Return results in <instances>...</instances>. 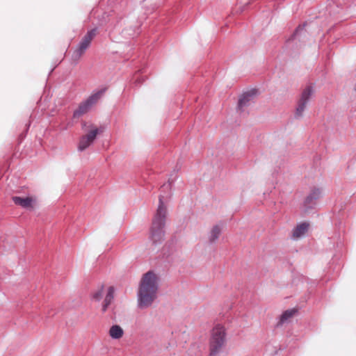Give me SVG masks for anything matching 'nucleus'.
<instances>
[{
    "mask_svg": "<svg viewBox=\"0 0 356 356\" xmlns=\"http://www.w3.org/2000/svg\"><path fill=\"white\" fill-rule=\"evenodd\" d=\"M163 197L159 196V204L156 213L153 218L152 225L150 229V238L154 243L161 241L164 236L163 228L165 224L166 208L163 205Z\"/></svg>",
    "mask_w": 356,
    "mask_h": 356,
    "instance_id": "f03ea898",
    "label": "nucleus"
},
{
    "mask_svg": "<svg viewBox=\"0 0 356 356\" xmlns=\"http://www.w3.org/2000/svg\"><path fill=\"white\" fill-rule=\"evenodd\" d=\"M297 312L298 310L295 308L287 309L285 312H284L280 318L278 325H283L284 323L288 322L291 318H292L294 316Z\"/></svg>",
    "mask_w": 356,
    "mask_h": 356,
    "instance_id": "9b49d317",
    "label": "nucleus"
},
{
    "mask_svg": "<svg viewBox=\"0 0 356 356\" xmlns=\"http://www.w3.org/2000/svg\"><path fill=\"white\" fill-rule=\"evenodd\" d=\"M124 334L122 328L117 325H113L109 330V334L111 338L115 339H120Z\"/></svg>",
    "mask_w": 356,
    "mask_h": 356,
    "instance_id": "ddd939ff",
    "label": "nucleus"
},
{
    "mask_svg": "<svg viewBox=\"0 0 356 356\" xmlns=\"http://www.w3.org/2000/svg\"><path fill=\"white\" fill-rule=\"evenodd\" d=\"M257 91L252 90L243 93L238 100V108L243 109L244 107L249 106L253 102Z\"/></svg>",
    "mask_w": 356,
    "mask_h": 356,
    "instance_id": "1a4fd4ad",
    "label": "nucleus"
},
{
    "mask_svg": "<svg viewBox=\"0 0 356 356\" xmlns=\"http://www.w3.org/2000/svg\"><path fill=\"white\" fill-rule=\"evenodd\" d=\"M104 292V286L102 285L99 286L92 294V298L95 301H99L102 297Z\"/></svg>",
    "mask_w": 356,
    "mask_h": 356,
    "instance_id": "2eb2a0df",
    "label": "nucleus"
},
{
    "mask_svg": "<svg viewBox=\"0 0 356 356\" xmlns=\"http://www.w3.org/2000/svg\"><path fill=\"white\" fill-rule=\"evenodd\" d=\"M88 129V132L82 136L79 140L78 145V149L79 151H83L88 148L94 142L97 135L103 131V129H99L93 124H90Z\"/></svg>",
    "mask_w": 356,
    "mask_h": 356,
    "instance_id": "423d86ee",
    "label": "nucleus"
},
{
    "mask_svg": "<svg viewBox=\"0 0 356 356\" xmlns=\"http://www.w3.org/2000/svg\"><path fill=\"white\" fill-rule=\"evenodd\" d=\"M226 330L221 324H216L211 331L209 355L216 356L226 343Z\"/></svg>",
    "mask_w": 356,
    "mask_h": 356,
    "instance_id": "7ed1b4c3",
    "label": "nucleus"
},
{
    "mask_svg": "<svg viewBox=\"0 0 356 356\" xmlns=\"http://www.w3.org/2000/svg\"><path fill=\"white\" fill-rule=\"evenodd\" d=\"M86 125V122H82V127L83 128Z\"/></svg>",
    "mask_w": 356,
    "mask_h": 356,
    "instance_id": "6ab92c4d",
    "label": "nucleus"
},
{
    "mask_svg": "<svg viewBox=\"0 0 356 356\" xmlns=\"http://www.w3.org/2000/svg\"><path fill=\"white\" fill-rule=\"evenodd\" d=\"M309 227V224L307 222H302L296 226V227L293 231V238H298L307 232Z\"/></svg>",
    "mask_w": 356,
    "mask_h": 356,
    "instance_id": "9d476101",
    "label": "nucleus"
},
{
    "mask_svg": "<svg viewBox=\"0 0 356 356\" xmlns=\"http://www.w3.org/2000/svg\"><path fill=\"white\" fill-rule=\"evenodd\" d=\"M158 277L152 271L143 275L138 292V306L140 308L149 307L157 297Z\"/></svg>",
    "mask_w": 356,
    "mask_h": 356,
    "instance_id": "f257e3e1",
    "label": "nucleus"
},
{
    "mask_svg": "<svg viewBox=\"0 0 356 356\" xmlns=\"http://www.w3.org/2000/svg\"><path fill=\"white\" fill-rule=\"evenodd\" d=\"M12 200L16 205L29 210L34 209L36 202V199L33 197H21L14 196L12 197Z\"/></svg>",
    "mask_w": 356,
    "mask_h": 356,
    "instance_id": "6e6552de",
    "label": "nucleus"
},
{
    "mask_svg": "<svg viewBox=\"0 0 356 356\" xmlns=\"http://www.w3.org/2000/svg\"><path fill=\"white\" fill-rule=\"evenodd\" d=\"M313 92V88L311 86H307L302 90L296 110L295 115L296 118H300L302 116Z\"/></svg>",
    "mask_w": 356,
    "mask_h": 356,
    "instance_id": "0eeeda50",
    "label": "nucleus"
},
{
    "mask_svg": "<svg viewBox=\"0 0 356 356\" xmlns=\"http://www.w3.org/2000/svg\"><path fill=\"white\" fill-rule=\"evenodd\" d=\"M96 35V29H91L82 38L80 42L78 44L76 49L72 54V59L74 61H78L85 54L86 50L90 47L91 42Z\"/></svg>",
    "mask_w": 356,
    "mask_h": 356,
    "instance_id": "20e7f679",
    "label": "nucleus"
},
{
    "mask_svg": "<svg viewBox=\"0 0 356 356\" xmlns=\"http://www.w3.org/2000/svg\"><path fill=\"white\" fill-rule=\"evenodd\" d=\"M220 232L221 227L219 225L213 226L209 234V241L211 243L214 242L220 236Z\"/></svg>",
    "mask_w": 356,
    "mask_h": 356,
    "instance_id": "4468645a",
    "label": "nucleus"
},
{
    "mask_svg": "<svg viewBox=\"0 0 356 356\" xmlns=\"http://www.w3.org/2000/svg\"><path fill=\"white\" fill-rule=\"evenodd\" d=\"M321 195V191L318 188H315L312 191L311 193L307 196V201L309 202L313 199H317Z\"/></svg>",
    "mask_w": 356,
    "mask_h": 356,
    "instance_id": "dca6fc26",
    "label": "nucleus"
},
{
    "mask_svg": "<svg viewBox=\"0 0 356 356\" xmlns=\"http://www.w3.org/2000/svg\"><path fill=\"white\" fill-rule=\"evenodd\" d=\"M170 184H168V185H163V186H162V188H170Z\"/></svg>",
    "mask_w": 356,
    "mask_h": 356,
    "instance_id": "a211bd4d",
    "label": "nucleus"
},
{
    "mask_svg": "<svg viewBox=\"0 0 356 356\" xmlns=\"http://www.w3.org/2000/svg\"><path fill=\"white\" fill-rule=\"evenodd\" d=\"M114 294V288L113 286H109L107 290V293L104 300V303L102 305V312H106L108 305L111 304L113 299Z\"/></svg>",
    "mask_w": 356,
    "mask_h": 356,
    "instance_id": "f8f14e48",
    "label": "nucleus"
},
{
    "mask_svg": "<svg viewBox=\"0 0 356 356\" xmlns=\"http://www.w3.org/2000/svg\"><path fill=\"white\" fill-rule=\"evenodd\" d=\"M104 90H99L90 96L86 101L81 102L77 109L74 111L73 118H79L85 113H88L90 108L95 105L101 98Z\"/></svg>",
    "mask_w": 356,
    "mask_h": 356,
    "instance_id": "39448f33",
    "label": "nucleus"
},
{
    "mask_svg": "<svg viewBox=\"0 0 356 356\" xmlns=\"http://www.w3.org/2000/svg\"><path fill=\"white\" fill-rule=\"evenodd\" d=\"M301 29H302V28L300 26H298V27L296 29V30L295 34H296H296H298V33Z\"/></svg>",
    "mask_w": 356,
    "mask_h": 356,
    "instance_id": "f3484780",
    "label": "nucleus"
}]
</instances>
